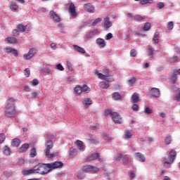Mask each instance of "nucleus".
Wrapping results in <instances>:
<instances>
[{
	"mask_svg": "<svg viewBox=\"0 0 180 180\" xmlns=\"http://www.w3.org/2000/svg\"><path fill=\"white\" fill-rule=\"evenodd\" d=\"M151 1H153V0H141L140 4L141 5H146V4H151Z\"/></svg>",
	"mask_w": 180,
	"mask_h": 180,
	"instance_id": "nucleus-52",
	"label": "nucleus"
},
{
	"mask_svg": "<svg viewBox=\"0 0 180 180\" xmlns=\"http://www.w3.org/2000/svg\"><path fill=\"white\" fill-rule=\"evenodd\" d=\"M17 29L19 32L23 33L24 32H26V30H27V25L24 26L22 24H18L17 25Z\"/></svg>",
	"mask_w": 180,
	"mask_h": 180,
	"instance_id": "nucleus-27",
	"label": "nucleus"
},
{
	"mask_svg": "<svg viewBox=\"0 0 180 180\" xmlns=\"http://www.w3.org/2000/svg\"><path fill=\"white\" fill-rule=\"evenodd\" d=\"M122 162L123 164L127 165V164H129V158H127V156L122 157Z\"/></svg>",
	"mask_w": 180,
	"mask_h": 180,
	"instance_id": "nucleus-47",
	"label": "nucleus"
},
{
	"mask_svg": "<svg viewBox=\"0 0 180 180\" xmlns=\"http://www.w3.org/2000/svg\"><path fill=\"white\" fill-rule=\"evenodd\" d=\"M152 92V96H154L155 98H158L160 96V89L157 88H153L151 89Z\"/></svg>",
	"mask_w": 180,
	"mask_h": 180,
	"instance_id": "nucleus-28",
	"label": "nucleus"
},
{
	"mask_svg": "<svg viewBox=\"0 0 180 180\" xmlns=\"http://www.w3.org/2000/svg\"><path fill=\"white\" fill-rule=\"evenodd\" d=\"M104 26L105 29H109V27H112V22H110V18L109 17H106L103 19Z\"/></svg>",
	"mask_w": 180,
	"mask_h": 180,
	"instance_id": "nucleus-18",
	"label": "nucleus"
},
{
	"mask_svg": "<svg viewBox=\"0 0 180 180\" xmlns=\"http://www.w3.org/2000/svg\"><path fill=\"white\" fill-rule=\"evenodd\" d=\"M73 49L75 50V51H77L78 53H80L81 54H85L86 51H85V49L84 48L78 46V45H73Z\"/></svg>",
	"mask_w": 180,
	"mask_h": 180,
	"instance_id": "nucleus-22",
	"label": "nucleus"
},
{
	"mask_svg": "<svg viewBox=\"0 0 180 180\" xmlns=\"http://www.w3.org/2000/svg\"><path fill=\"white\" fill-rule=\"evenodd\" d=\"M135 155L140 162H146V157L141 153H136Z\"/></svg>",
	"mask_w": 180,
	"mask_h": 180,
	"instance_id": "nucleus-21",
	"label": "nucleus"
},
{
	"mask_svg": "<svg viewBox=\"0 0 180 180\" xmlns=\"http://www.w3.org/2000/svg\"><path fill=\"white\" fill-rule=\"evenodd\" d=\"M38 84H39V80L37 79H34L32 80V84L33 86H37Z\"/></svg>",
	"mask_w": 180,
	"mask_h": 180,
	"instance_id": "nucleus-57",
	"label": "nucleus"
},
{
	"mask_svg": "<svg viewBox=\"0 0 180 180\" xmlns=\"http://www.w3.org/2000/svg\"><path fill=\"white\" fill-rule=\"evenodd\" d=\"M135 22H143L144 19H146V16L137 15L134 17Z\"/></svg>",
	"mask_w": 180,
	"mask_h": 180,
	"instance_id": "nucleus-37",
	"label": "nucleus"
},
{
	"mask_svg": "<svg viewBox=\"0 0 180 180\" xmlns=\"http://www.w3.org/2000/svg\"><path fill=\"white\" fill-rule=\"evenodd\" d=\"M148 56L150 58H153V57H154V49H153V46H148Z\"/></svg>",
	"mask_w": 180,
	"mask_h": 180,
	"instance_id": "nucleus-36",
	"label": "nucleus"
},
{
	"mask_svg": "<svg viewBox=\"0 0 180 180\" xmlns=\"http://www.w3.org/2000/svg\"><path fill=\"white\" fill-rule=\"evenodd\" d=\"M89 91L91 89L88 86L84 84L82 86V92H89Z\"/></svg>",
	"mask_w": 180,
	"mask_h": 180,
	"instance_id": "nucleus-42",
	"label": "nucleus"
},
{
	"mask_svg": "<svg viewBox=\"0 0 180 180\" xmlns=\"http://www.w3.org/2000/svg\"><path fill=\"white\" fill-rule=\"evenodd\" d=\"M102 22V18H96V20H94V21L92 22V26L94 27H95V26H96V25H98V23H101Z\"/></svg>",
	"mask_w": 180,
	"mask_h": 180,
	"instance_id": "nucleus-40",
	"label": "nucleus"
},
{
	"mask_svg": "<svg viewBox=\"0 0 180 180\" xmlns=\"http://www.w3.org/2000/svg\"><path fill=\"white\" fill-rule=\"evenodd\" d=\"M18 115L16 107L15 106V100L13 98H8L7 105L4 108V116L6 117H15Z\"/></svg>",
	"mask_w": 180,
	"mask_h": 180,
	"instance_id": "nucleus-1",
	"label": "nucleus"
},
{
	"mask_svg": "<svg viewBox=\"0 0 180 180\" xmlns=\"http://www.w3.org/2000/svg\"><path fill=\"white\" fill-rule=\"evenodd\" d=\"M167 28L169 29V30H172V29H174V22H169L167 24Z\"/></svg>",
	"mask_w": 180,
	"mask_h": 180,
	"instance_id": "nucleus-45",
	"label": "nucleus"
},
{
	"mask_svg": "<svg viewBox=\"0 0 180 180\" xmlns=\"http://www.w3.org/2000/svg\"><path fill=\"white\" fill-rule=\"evenodd\" d=\"M4 175H6V176H11L12 172L6 171V172H4Z\"/></svg>",
	"mask_w": 180,
	"mask_h": 180,
	"instance_id": "nucleus-64",
	"label": "nucleus"
},
{
	"mask_svg": "<svg viewBox=\"0 0 180 180\" xmlns=\"http://www.w3.org/2000/svg\"><path fill=\"white\" fill-rule=\"evenodd\" d=\"M9 8L12 12H18L19 11V6L16 4L15 2H11L9 6Z\"/></svg>",
	"mask_w": 180,
	"mask_h": 180,
	"instance_id": "nucleus-17",
	"label": "nucleus"
},
{
	"mask_svg": "<svg viewBox=\"0 0 180 180\" xmlns=\"http://www.w3.org/2000/svg\"><path fill=\"white\" fill-rule=\"evenodd\" d=\"M25 75L27 78H29V77H30V69L26 68L25 70Z\"/></svg>",
	"mask_w": 180,
	"mask_h": 180,
	"instance_id": "nucleus-48",
	"label": "nucleus"
},
{
	"mask_svg": "<svg viewBox=\"0 0 180 180\" xmlns=\"http://www.w3.org/2000/svg\"><path fill=\"white\" fill-rule=\"evenodd\" d=\"M112 98L114 101H122V96L118 92L113 93Z\"/></svg>",
	"mask_w": 180,
	"mask_h": 180,
	"instance_id": "nucleus-29",
	"label": "nucleus"
},
{
	"mask_svg": "<svg viewBox=\"0 0 180 180\" xmlns=\"http://www.w3.org/2000/svg\"><path fill=\"white\" fill-rule=\"evenodd\" d=\"M83 8L84 11L89 12V13H94L95 12V7H94V6H92V4L90 3L85 4Z\"/></svg>",
	"mask_w": 180,
	"mask_h": 180,
	"instance_id": "nucleus-10",
	"label": "nucleus"
},
{
	"mask_svg": "<svg viewBox=\"0 0 180 180\" xmlns=\"http://www.w3.org/2000/svg\"><path fill=\"white\" fill-rule=\"evenodd\" d=\"M136 81H137L136 77H132L131 79H129L127 82L129 86H133V85L136 84Z\"/></svg>",
	"mask_w": 180,
	"mask_h": 180,
	"instance_id": "nucleus-38",
	"label": "nucleus"
},
{
	"mask_svg": "<svg viewBox=\"0 0 180 180\" xmlns=\"http://www.w3.org/2000/svg\"><path fill=\"white\" fill-rule=\"evenodd\" d=\"M164 6H165V4L163 2H160L158 4V8H159V9H162Z\"/></svg>",
	"mask_w": 180,
	"mask_h": 180,
	"instance_id": "nucleus-60",
	"label": "nucleus"
},
{
	"mask_svg": "<svg viewBox=\"0 0 180 180\" xmlns=\"http://www.w3.org/2000/svg\"><path fill=\"white\" fill-rule=\"evenodd\" d=\"M131 109L134 111V112H137V110H139V105L137 104H134L131 107Z\"/></svg>",
	"mask_w": 180,
	"mask_h": 180,
	"instance_id": "nucleus-55",
	"label": "nucleus"
},
{
	"mask_svg": "<svg viewBox=\"0 0 180 180\" xmlns=\"http://www.w3.org/2000/svg\"><path fill=\"white\" fill-rule=\"evenodd\" d=\"M153 41L155 44H158V43H160V32H158V31L155 32Z\"/></svg>",
	"mask_w": 180,
	"mask_h": 180,
	"instance_id": "nucleus-23",
	"label": "nucleus"
},
{
	"mask_svg": "<svg viewBox=\"0 0 180 180\" xmlns=\"http://www.w3.org/2000/svg\"><path fill=\"white\" fill-rule=\"evenodd\" d=\"M5 41H6V43H8V44H16V43H18V39H16V38L15 37H7L5 39Z\"/></svg>",
	"mask_w": 180,
	"mask_h": 180,
	"instance_id": "nucleus-19",
	"label": "nucleus"
},
{
	"mask_svg": "<svg viewBox=\"0 0 180 180\" xmlns=\"http://www.w3.org/2000/svg\"><path fill=\"white\" fill-rule=\"evenodd\" d=\"M150 29H151V24L150 22H146L143 27V30L144 32H148V30H150Z\"/></svg>",
	"mask_w": 180,
	"mask_h": 180,
	"instance_id": "nucleus-39",
	"label": "nucleus"
},
{
	"mask_svg": "<svg viewBox=\"0 0 180 180\" xmlns=\"http://www.w3.org/2000/svg\"><path fill=\"white\" fill-rule=\"evenodd\" d=\"M53 141H48L45 143V155L46 158H54V157H57L58 155V153H50V150L53 148Z\"/></svg>",
	"mask_w": 180,
	"mask_h": 180,
	"instance_id": "nucleus-4",
	"label": "nucleus"
},
{
	"mask_svg": "<svg viewBox=\"0 0 180 180\" xmlns=\"http://www.w3.org/2000/svg\"><path fill=\"white\" fill-rule=\"evenodd\" d=\"M13 36H19V31H18V30H13Z\"/></svg>",
	"mask_w": 180,
	"mask_h": 180,
	"instance_id": "nucleus-63",
	"label": "nucleus"
},
{
	"mask_svg": "<svg viewBox=\"0 0 180 180\" xmlns=\"http://www.w3.org/2000/svg\"><path fill=\"white\" fill-rule=\"evenodd\" d=\"M35 169L37 174H39V175H46L51 172L49 168V163H39L35 166Z\"/></svg>",
	"mask_w": 180,
	"mask_h": 180,
	"instance_id": "nucleus-3",
	"label": "nucleus"
},
{
	"mask_svg": "<svg viewBox=\"0 0 180 180\" xmlns=\"http://www.w3.org/2000/svg\"><path fill=\"white\" fill-rule=\"evenodd\" d=\"M68 12L74 18L77 16V11H75V4H74V3H70L68 8Z\"/></svg>",
	"mask_w": 180,
	"mask_h": 180,
	"instance_id": "nucleus-12",
	"label": "nucleus"
},
{
	"mask_svg": "<svg viewBox=\"0 0 180 180\" xmlns=\"http://www.w3.org/2000/svg\"><path fill=\"white\" fill-rule=\"evenodd\" d=\"M130 56H131V57H136V56H137V51H136V49L131 50Z\"/></svg>",
	"mask_w": 180,
	"mask_h": 180,
	"instance_id": "nucleus-51",
	"label": "nucleus"
},
{
	"mask_svg": "<svg viewBox=\"0 0 180 180\" xmlns=\"http://www.w3.org/2000/svg\"><path fill=\"white\" fill-rule=\"evenodd\" d=\"M37 155V150H36V148H33L30 151V158H34Z\"/></svg>",
	"mask_w": 180,
	"mask_h": 180,
	"instance_id": "nucleus-34",
	"label": "nucleus"
},
{
	"mask_svg": "<svg viewBox=\"0 0 180 180\" xmlns=\"http://www.w3.org/2000/svg\"><path fill=\"white\" fill-rule=\"evenodd\" d=\"M48 167L51 172L53 169H56V168H63L64 163H63V162L56 161L53 163H48Z\"/></svg>",
	"mask_w": 180,
	"mask_h": 180,
	"instance_id": "nucleus-7",
	"label": "nucleus"
},
{
	"mask_svg": "<svg viewBox=\"0 0 180 180\" xmlns=\"http://www.w3.org/2000/svg\"><path fill=\"white\" fill-rule=\"evenodd\" d=\"M144 112L145 113H148V115H151V113H153V110L148 107H146L144 109Z\"/></svg>",
	"mask_w": 180,
	"mask_h": 180,
	"instance_id": "nucleus-46",
	"label": "nucleus"
},
{
	"mask_svg": "<svg viewBox=\"0 0 180 180\" xmlns=\"http://www.w3.org/2000/svg\"><path fill=\"white\" fill-rule=\"evenodd\" d=\"M165 144H171V136H168L166 137L165 141Z\"/></svg>",
	"mask_w": 180,
	"mask_h": 180,
	"instance_id": "nucleus-53",
	"label": "nucleus"
},
{
	"mask_svg": "<svg viewBox=\"0 0 180 180\" xmlns=\"http://www.w3.org/2000/svg\"><path fill=\"white\" fill-rule=\"evenodd\" d=\"M68 153L70 158H74V157H76L77 155V149L74 148H70Z\"/></svg>",
	"mask_w": 180,
	"mask_h": 180,
	"instance_id": "nucleus-24",
	"label": "nucleus"
},
{
	"mask_svg": "<svg viewBox=\"0 0 180 180\" xmlns=\"http://www.w3.org/2000/svg\"><path fill=\"white\" fill-rule=\"evenodd\" d=\"M170 81L172 84H176V81H178V73L175 72V70L170 76Z\"/></svg>",
	"mask_w": 180,
	"mask_h": 180,
	"instance_id": "nucleus-16",
	"label": "nucleus"
},
{
	"mask_svg": "<svg viewBox=\"0 0 180 180\" xmlns=\"http://www.w3.org/2000/svg\"><path fill=\"white\" fill-rule=\"evenodd\" d=\"M125 139H131V132L130 131H127L125 132Z\"/></svg>",
	"mask_w": 180,
	"mask_h": 180,
	"instance_id": "nucleus-50",
	"label": "nucleus"
},
{
	"mask_svg": "<svg viewBox=\"0 0 180 180\" xmlns=\"http://www.w3.org/2000/svg\"><path fill=\"white\" fill-rule=\"evenodd\" d=\"M96 43L97 46H98V47H100V49H103V47H105V46H106L105 39H103L102 38H98L96 40Z\"/></svg>",
	"mask_w": 180,
	"mask_h": 180,
	"instance_id": "nucleus-14",
	"label": "nucleus"
},
{
	"mask_svg": "<svg viewBox=\"0 0 180 180\" xmlns=\"http://www.w3.org/2000/svg\"><path fill=\"white\" fill-rule=\"evenodd\" d=\"M6 139V136L5 135V134L4 133L0 134V144H3Z\"/></svg>",
	"mask_w": 180,
	"mask_h": 180,
	"instance_id": "nucleus-41",
	"label": "nucleus"
},
{
	"mask_svg": "<svg viewBox=\"0 0 180 180\" xmlns=\"http://www.w3.org/2000/svg\"><path fill=\"white\" fill-rule=\"evenodd\" d=\"M113 37V34L112 33H108L105 36V40H110Z\"/></svg>",
	"mask_w": 180,
	"mask_h": 180,
	"instance_id": "nucleus-56",
	"label": "nucleus"
},
{
	"mask_svg": "<svg viewBox=\"0 0 180 180\" xmlns=\"http://www.w3.org/2000/svg\"><path fill=\"white\" fill-rule=\"evenodd\" d=\"M103 74H105V75H106V77H109L108 75H109V69H108V68H104L103 70Z\"/></svg>",
	"mask_w": 180,
	"mask_h": 180,
	"instance_id": "nucleus-58",
	"label": "nucleus"
},
{
	"mask_svg": "<svg viewBox=\"0 0 180 180\" xmlns=\"http://www.w3.org/2000/svg\"><path fill=\"white\" fill-rule=\"evenodd\" d=\"M30 147V145L29 143H24L22 144L18 149V153H26L27 150H29V148Z\"/></svg>",
	"mask_w": 180,
	"mask_h": 180,
	"instance_id": "nucleus-13",
	"label": "nucleus"
},
{
	"mask_svg": "<svg viewBox=\"0 0 180 180\" xmlns=\"http://www.w3.org/2000/svg\"><path fill=\"white\" fill-rule=\"evenodd\" d=\"M98 158H99V153H94L91 155L87 156L86 160V161L89 162V161H94L95 160H98Z\"/></svg>",
	"mask_w": 180,
	"mask_h": 180,
	"instance_id": "nucleus-15",
	"label": "nucleus"
},
{
	"mask_svg": "<svg viewBox=\"0 0 180 180\" xmlns=\"http://www.w3.org/2000/svg\"><path fill=\"white\" fill-rule=\"evenodd\" d=\"M30 98L32 99H37V92L34 91L30 94Z\"/></svg>",
	"mask_w": 180,
	"mask_h": 180,
	"instance_id": "nucleus-44",
	"label": "nucleus"
},
{
	"mask_svg": "<svg viewBox=\"0 0 180 180\" xmlns=\"http://www.w3.org/2000/svg\"><path fill=\"white\" fill-rule=\"evenodd\" d=\"M105 116H108V115H110L111 119L114 123H117L118 124H122L123 123V118L122 117V115H120L119 112H113L112 110H106L105 111Z\"/></svg>",
	"mask_w": 180,
	"mask_h": 180,
	"instance_id": "nucleus-2",
	"label": "nucleus"
},
{
	"mask_svg": "<svg viewBox=\"0 0 180 180\" xmlns=\"http://www.w3.org/2000/svg\"><path fill=\"white\" fill-rule=\"evenodd\" d=\"M51 18L52 19H53L54 22H56L58 23V22H60L61 18H60V16H58V15H57V13H56V12L54 11H51Z\"/></svg>",
	"mask_w": 180,
	"mask_h": 180,
	"instance_id": "nucleus-26",
	"label": "nucleus"
},
{
	"mask_svg": "<svg viewBox=\"0 0 180 180\" xmlns=\"http://www.w3.org/2000/svg\"><path fill=\"white\" fill-rule=\"evenodd\" d=\"M11 146L13 147H19L20 146V140L18 139H14L11 141Z\"/></svg>",
	"mask_w": 180,
	"mask_h": 180,
	"instance_id": "nucleus-31",
	"label": "nucleus"
},
{
	"mask_svg": "<svg viewBox=\"0 0 180 180\" xmlns=\"http://www.w3.org/2000/svg\"><path fill=\"white\" fill-rule=\"evenodd\" d=\"M75 144L78 150H84V143L82 141L77 140Z\"/></svg>",
	"mask_w": 180,
	"mask_h": 180,
	"instance_id": "nucleus-33",
	"label": "nucleus"
},
{
	"mask_svg": "<svg viewBox=\"0 0 180 180\" xmlns=\"http://www.w3.org/2000/svg\"><path fill=\"white\" fill-rule=\"evenodd\" d=\"M22 175H24V176H28V175H33V174H37L36 172V167L34 166L33 168H31L28 170H22Z\"/></svg>",
	"mask_w": 180,
	"mask_h": 180,
	"instance_id": "nucleus-11",
	"label": "nucleus"
},
{
	"mask_svg": "<svg viewBox=\"0 0 180 180\" xmlns=\"http://www.w3.org/2000/svg\"><path fill=\"white\" fill-rule=\"evenodd\" d=\"M105 81L106 82H101L98 84V86H100L102 89H108V88H109V86H110L109 84V82H113L115 79H113V77H109Z\"/></svg>",
	"mask_w": 180,
	"mask_h": 180,
	"instance_id": "nucleus-9",
	"label": "nucleus"
},
{
	"mask_svg": "<svg viewBox=\"0 0 180 180\" xmlns=\"http://www.w3.org/2000/svg\"><path fill=\"white\" fill-rule=\"evenodd\" d=\"M37 54V49L36 48H32L29 50L27 53L24 54V60H30V58L34 57Z\"/></svg>",
	"mask_w": 180,
	"mask_h": 180,
	"instance_id": "nucleus-6",
	"label": "nucleus"
},
{
	"mask_svg": "<svg viewBox=\"0 0 180 180\" xmlns=\"http://www.w3.org/2000/svg\"><path fill=\"white\" fill-rule=\"evenodd\" d=\"M11 54H13L15 57H18V56H19V54L18 53V51L14 49H13Z\"/></svg>",
	"mask_w": 180,
	"mask_h": 180,
	"instance_id": "nucleus-61",
	"label": "nucleus"
},
{
	"mask_svg": "<svg viewBox=\"0 0 180 180\" xmlns=\"http://www.w3.org/2000/svg\"><path fill=\"white\" fill-rule=\"evenodd\" d=\"M13 51V48L8 47L5 49V52L6 53H11Z\"/></svg>",
	"mask_w": 180,
	"mask_h": 180,
	"instance_id": "nucleus-62",
	"label": "nucleus"
},
{
	"mask_svg": "<svg viewBox=\"0 0 180 180\" xmlns=\"http://www.w3.org/2000/svg\"><path fill=\"white\" fill-rule=\"evenodd\" d=\"M127 18H129V19H131V20H133V19L134 20V18H136V16L133 15V14H131V13H129L127 14Z\"/></svg>",
	"mask_w": 180,
	"mask_h": 180,
	"instance_id": "nucleus-59",
	"label": "nucleus"
},
{
	"mask_svg": "<svg viewBox=\"0 0 180 180\" xmlns=\"http://www.w3.org/2000/svg\"><path fill=\"white\" fill-rule=\"evenodd\" d=\"M11 153H12V151L11 150V148L8 146H4L3 147V154L4 155H11Z\"/></svg>",
	"mask_w": 180,
	"mask_h": 180,
	"instance_id": "nucleus-25",
	"label": "nucleus"
},
{
	"mask_svg": "<svg viewBox=\"0 0 180 180\" xmlns=\"http://www.w3.org/2000/svg\"><path fill=\"white\" fill-rule=\"evenodd\" d=\"M98 78H99V79H103L104 81H108V79H109V78L112 77L111 76H106L102 73H98L97 75Z\"/></svg>",
	"mask_w": 180,
	"mask_h": 180,
	"instance_id": "nucleus-32",
	"label": "nucleus"
},
{
	"mask_svg": "<svg viewBox=\"0 0 180 180\" xmlns=\"http://www.w3.org/2000/svg\"><path fill=\"white\" fill-rule=\"evenodd\" d=\"M56 70H58L59 71H64V67H63V65L61 64H58L56 65Z\"/></svg>",
	"mask_w": 180,
	"mask_h": 180,
	"instance_id": "nucleus-54",
	"label": "nucleus"
},
{
	"mask_svg": "<svg viewBox=\"0 0 180 180\" xmlns=\"http://www.w3.org/2000/svg\"><path fill=\"white\" fill-rule=\"evenodd\" d=\"M140 101V98L139 97V94L134 93L131 97V102L132 103H137Z\"/></svg>",
	"mask_w": 180,
	"mask_h": 180,
	"instance_id": "nucleus-20",
	"label": "nucleus"
},
{
	"mask_svg": "<svg viewBox=\"0 0 180 180\" xmlns=\"http://www.w3.org/2000/svg\"><path fill=\"white\" fill-rule=\"evenodd\" d=\"M82 171L84 172H99V168L95 166L86 165L83 166Z\"/></svg>",
	"mask_w": 180,
	"mask_h": 180,
	"instance_id": "nucleus-8",
	"label": "nucleus"
},
{
	"mask_svg": "<svg viewBox=\"0 0 180 180\" xmlns=\"http://www.w3.org/2000/svg\"><path fill=\"white\" fill-rule=\"evenodd\" d=\"M74 91H75V94H77L78 95H81V94H82V87L79 85H77L74 88Z\"/></svg>",
	"mask_w": 180,
	"mask_h": 180,
	"instance_id": "nucleus-35",
	"label": "nucleus"
},
{
	"mask_svg": "<svg viewBox=\"0 0 180 180\" xmlns=\"http://www.w3.org/2000/svg\"><path fill=\"white\" fill-rule=\"evenodd\" d=\"M66 65L68 67V70H69V71H72V64H71V63H70V61H67L66 62Z\"/></svg>",
	"mask_w": 180,
	"mask_h": 180,
	"instance_id": "nucleus-49",
	"label": "nucleus"
},
{
	"mask_svg": "<svg viewBox=\"0 0 180 180\" xmlns=\"http://www.w3.org/2000/svg\"><path fill=\"white\" fill-rule=\"evenodd\" d=\"M84 101V105L86 109H88V108H89V105H92V100H91V98H85Z\"/></svg>",
	"mask_w": 180,
	"mask_h": 180,
	"instance_id": "nucleus-30",
	"label": "nucleus"
},
{
	"mask_svg": "<svg viewBox=\"0 0 180 180\" xmlns=\"http://www.w3.org/2000/svg\"><path fill=\"white\" fill-rule=\"evenodd\" d=\"M175 158H176V151L171 150L168 155V160L167 161V158H164V167H166V168H169V167L167 165H171V164H172L175 160Z\"/></svg>",
	"mask_w": 180,
	"mask_h": 180,
	"instance_id": "nucleus-5",
	"label": "nucleus"
},
{
	"mask_svg": "<svg viewBox=\"0 0 180 180\" xmlns=\"http://www.w3.org/2000/svg\"><path fill=\"white\" fill-rule=\"evenodd\" d=\"M103 139L105 141H112V137L108 136V134H103Z\"/></svg>",
	"mask_w": 180,
	"mask_h": 180,
	"instance_id": "nucleus-43",
	"label": "nucleus"
}]
</instances>
